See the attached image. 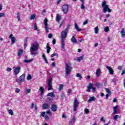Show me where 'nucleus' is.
Listing matches in <instances>:
<instances>
[{
	"mask_svg": "<svg viewBox=\"0 0 125 125\" xmlns=\"http://www.w3.org/2000/svg\"><path fill=\"white\" fill-rule=\"evenodd\" d=\"M39 50V43L37 42H33L30 48V52L31 55H33L34 57L36 56L39 54L38 52Z\"/></svg>",
	"mask_w": 125,
	"mask_h": 125,
	"instance_id": "nucleus-1",
	"label": "nucleus"
},
{
	"mask_svg": "<svg viewBox=\"0 0 125 125\" xmlns=\"http://www.w3.org/2000/svg\"><path fill=\"white\" fill-rule=\"evenodd\" d=\"M72 72V64L71 62H67L65 63V76L69 77V75Z\"/></svg>",
	"mask_w": 125,
	"mask_h": 125,
	"instance_id": "nucleus-2",
	"label": "nucleus"
},
{
	"mask_svg": "<svg viewBox=\"0 0 125 125\" xmlns=\"http://www.w3.org/2000/svg\"><path fill=\"white\" fill-rule=\"evenodd\" d=\"M90 89H92L93 92H94L96 90V88L93 87V83H89L88 86L87 87V92H90Z\"/></svg>",
	"mask_w": 125,
	"mask_h": 125,
	"instance_id": "nucleus-3",
	"label": "nucleus"
},
{
	"mask_svg": "<svg viewBox=\"0 0 125 125\" xmlns=\"http://www.w3.org/2000/svg\"><path fill=\"white\" fill-rule=\"evenodd\" d=\"M107 3L106 0H103L102 3V7H104L103 12L104 13L107 12V8H108V5L106 4Z\"/></svg>",
	"mask_w": 125,
	"mask_h": 125,
	"instance_id": "nucleus-4",
	"label": "nucleus"
},
{
	"mask_svg": "<svg viewBox=\"0 0 125 125\" xmlns=\"http://www.w3.org/2000/svg\"><path fill=\"white\" fill-rule=\"evenodd\" d=\"M62 9L63 13L66 14L69 10V5L67 4L63 5L62 7Z\"/></svg>",
	"mask_w": 125,
	"mask_h": 125,
	"instance_id": "nucleus-5",
	"label": "nucleus"
},
{
	"mask_svg": "<svg viewBox=\"0 0 125 125\" xmlns=\"http://www.w3.org/2000/svg\"><path fill=\"white\" fill-rule=\"evenodd\" d=\"M78 107H79V102H78L77 100H75L73 103V110L75 112L77 111V109H78Z\"/></svg>",
	"mask_w": 125,
	"mask_h": 125,
	"instance_id": "nucleus-6",
	"label": "nucleus"
},
{
	"mask_svg": "<svg viewBox=\"0 0 125 125\" xmlns=\"http://www.w3.org/2000/svg\"><path fill=\"white\" fill-rule=\"evenodd\" d=\"M21 70V67L20 66H18L16 67L14 70V75H15V76H17V75H18V74L20 73Z\"/></svg>",
	"mask_w": 125,
	"mask_h": 125,
	"instance_id": "nucleus-7",
	"label": "nucleus"
},
{
	"mask_svg": "<svg viewBox=\"0 0 125 125\" xmlns=\"http://www.w3.org/2000/svg\"><path fill=\"white\" fill-rule=\"evenodd\" d=\"M48 22V20L47 19H45L43 23L44 24V29L45 30L46 33H48V25L47 24V22Z\"/></svg>",
	"mask_w": 125,
	"mask_h": 125,
	"instance_id": "nucleus-8",
	"label": "nucleus"
},
{
	"mask_svg": "<svg viewBox=\"0 0 125 125\" xmlns=\"http://www.w3.org/2000/svg\"><path fill=\"white\" fill-rule=\"evenodd\" d=\"M25 81V74H22L19 78V81L17 80L16 82L17 83H23Z\"/></svg>",
	"mask_w": 125,
	"mask_h": 125,
	"instance_id": "nucleus-9",
	"label": "nucleus"
},
{
	"mask_svg": "<svg viewBox=\"0 0 125 125\" xmlns=\"http://www.w3.org/2000/svg\"><path fill=\"white\" fill-rule=\"evenodd\" d=\"M48 90H51L52 89V79H49L48 81Z\"/></svg>",
	"mask_w": 125,
	"mask_h": 125,
	"instance_id": "nucleus-10",
	"label": "nucleus"
},
{
	"mask_svg": "<svg viewBox=\"0 0 125 125\" xmlns=\"http://www.w3.org/2000/svg\"><path fill=\"white\" fill-rule=\"evenodd\" d=\"M61 36H62V41H64L65 39L67 38V33L62 31L61 33Z\"/></svg>",
	"mask_w": 125,
	"mask_h": 125,
	"instance_id": "nucleus-11",
	"label": "nucleus"
},
{
	"mask_svg": "<svg viewBox=\"0 0 125 125\" xmlns=\"http://www.w3.org/2000/svg\"><path fill=\"white\" fill-rule=\"evenodd\" d=\"M9 38L11 40L12 44H13V43L15 42V41H16V39L15 38V37H13V35L12 34L10 35Z\"/></svg>",
	"mask_w": 125,
	"mask_h": 125,
	"instance_id": "nucleus-12",
	"label": "nucleus"
},
{
	"mask_svg": "<svg viewBox=\"0 0 125 125\" xmlns=\"http://www.w3.org/2000/svg\"><path fill=\"white\" fill-rule=\"evenodd\" d=\"M106 68L108 70L110 75H113V74H114V70H113V68H112V67L109 66H106Z\"/></svg>",
	"mask_w": 125,
	"mask_h": 125,
	"instance_id": "nucleus-13",
	"label": "nucleus"
},
{
	"mask_svg": "<svg viewBox=\"0 0 125 125\" xmlns=\"http://www.w3.org/2000/svg\"><path fill=\"white\" fill-rule=\"evenodd\" d=\"M51 110L53 112H55L57 111V106H56V105L55 104H52L51 107Z\"/></svg>",
	"mask_w": 125,
	"mask_h": 125,
	"instance_id": "nucleus-14",
	"label": "nucleus"
},
{
	"mask_svg": "<svg viewBox=\"0 0 125 125\" xmlns=\"http://www.w3.org/2000/svg\"><path fill=\"white\" fill-rule=\"evenodd\" d=\"M122 38H125V28H123L120 32Z\"/></svg>",
	"mask_w": 125,
	"mask_h": 125,
	"instance_id": "nucleus-15",
	"label": "nucleus"
},
{
	"mask_svg": "<svg viewBox=\"0 0 125 125\" xmlns=\"http://www.w3.org/2000/svg\"><path fill=\"white\" fill-rule=\"evenodd\" d=\"M74 26L75 27V29L76 30V31H77V32H81V31H82V29L79 27V26H78L77 23H74Z\"/></svg>",
	"mask_w": 125,
	"mask_h": 125,
	"instance_id": "nucleus-16",
	"label": "nucleus"
},
{
	"mask_svg": "<svg viewBox=\"0 0 125 125\" xmlns=\"http://www.w3.org/2000/svg\"><path fill=\"white\" fill-rule=\"evenodd\" d=\"M100 75H101V69H98L96 71V76H97V77H99Z\"/></svg>",
	"mask_w": 125,
	"mask_h": 125,
	"instance_id": "nucleus-17",
	"label": "nucleus"
},
{
	"mask_svg": "<svg viewBox=\"0 0 125 125\" xmlns=\"http://www.w3.org/2000/svg\"><path fill=\"white\" fill-rule=\"evenodd\" d=\"M61 48L62 49H65V40H62Z\"/></svg>",
	"mask_w": 125,
	"mask_h": 125,
	"instance_id": "nucleus-18",
	"label": "nucleus"
},
{
	"mask_svg": "<svg viewBox=\"0 0 125 125\" xmlns=\"http://www.w3.org/2000/svg\"><path fill=\"white\" fill-rule=\"evenodd\" d=\"M71 42H73L74 43H77L78 42L77 39L75 38V37L74 36H72V38L71 39Z\"/></svg>",
	"mask_w": 125,
	"mask_h": 125,
	"instance_id": "nucleus-19",
	"label": "nucleus"
},
{
	"mask_svg": "<svg viewBox=\"0 0 125 125\" xmlns=\"http://www.w3.org/2000/svg\"><path fill=\"white\" fill-rule=\"evenodd\" d=\"M56 19L57 22H60V20H61V16L59 14H57L56 17Z\"/></svg>",
	"mask_w": 125,
	"mask_h": 125,
	"instance_id": "nucleus-20",
	"label": "nucleus"
},
{
	"mask_svg": "<svg viewBox=\"0 0 125 125\" xmlns=\"http://www.w3.org/2000/svg\"><path fill=\"white\" fill-rule=\"evenodd\" d=\"M41 95H43L44 92V88L43 87H40V89Z\"/></svg>",
	"mask_w": 125,
	"mask_h": 125,
	"instance_id": "nucleus-21",
	"label": "nucleus"
},
{
	"mask_svg": "<svg viewBox=\"0 0 125 125\" xmlns=\"http://www.w3.org/2000/svg\"><path fill=\"white\" fill-rule=\"evenodd\" d=\"M49 107V105L46 103H45L43 104L42 108H43V109H48Z\"/></svg>",
	"mask_w": 125,
	"mask_h": 125,
	"instance_id": "nucleus-22",
	"label": "nucleus"
},
{
	"mask_svg": "<svg viewBox=\"0 0 125 125\" xmlns=\"http://www.w3.org/2000/svg\"><path fill=\"white\" fill-rule=\"evenodd\" d=\"M83 3L82 4H81V9H85V7H84V1H83V0H80Z\"/></svg>",
	"mask_w": 125,
	"mask_h": 125,
	"instance_id": "nucleus-23",
	"label": "nucleus"
},
{
	"mask_svg": "<svg viewBox=\"0 0 125 125\" xmlns=\"http://www.w3.org/2000/svg\"><path fill=\"white\" fill-rule=\"evenodd\" d=\"M91 101H95V97L94 96L90 97L87 102H91Z\"/></svg>",
	"mask_w": 125,
	"mask_h": 125,
	"instance_id": "nucleus-24",
	"label": "nucleus"
},
{
	"mask_svg": "<svg viewBox=\"0 0 125 125\" xmlns=\"http://www.w3.org/2000/svg\"><path fill=\"white\" fill-rule=\"evenodd\" d=\"M32 61H34V59H31L30 60H24L23 62H24V63H30L32 62Z\"/></svg>",
	"mask_w": 125,
	"mask_h": 125,
	"instance_id": "nucleus-25",
	"label": "nucleus"
},
{
	"mask_svg": "<svg viewBox=\"0 0 125 125\" xmlns=\"http://www.w3.org/2000/svg\"><path fill=\"white\" fill-rule=\"evenodd\" d=\"M47 96H50V97L53 98V97H55V95H54L53 94V92H52L48 93Z\"/></svg>",
	"mask_w": 125,
	"mask_h": 125,
	"instance_id": "nucleus-26",
	"label": "nucleus"
},
{
	"mask_svg": "<svg viewBox=\"0 0 125 125\" xmlns=\"http://www.w3.org/2000/svg\"><path fill=\"white\" fill-rule=\"evenodd\" d=\"M84 56L82 55L80 57L77 58V61L78 62H81V60H83V59Z\"/></svg>",
	"mask_w": 125,
	"mask_h": 125,
	"instance_id": "nucleus-27",
	"label": "nucleus"
},
{
	"mask_svg": "<svg viewBox=\"0 0 125 125\" xmlns=\"http://www.w3.org/2000/svg\"><path fill=\"white\" fill-rule=\"evenodd\" d=\"M22 53H23V50H20L18 53V56H21V54H22Z\"/></svg>",
	"mask_w": 125,
	"mask_h": 125,
	"instance_id": "nucleus-28",
	"label": "nucleus"
},
{
	"mask_svg": "<svg viewBox=\"0 0 125 125\" xmlns=\"http://www.w3.org/2000/svg\"><path fill=\"white\" fill-rule=\"evenodd\" d=\"M113 114H116V113L118 112V107H117V106H115L113 107Z\"/></svg>",
	"mask_w": 125,
	"mask_h": 125,
	"instance_id": "nucleus-29",
	"label": "nucleus"
},
{
	"mask_svg": "<svg viewBox=\"0 0 125 125\" xmlns=\"http://www.w3.org/2000/svg\"><path fill=\"white\" fill-rule=\"evenodd\" d=\"M98 26H96V27H95L94 28V32L95 34H98Z\"/></svg>",
	"mask_w": 125,
	"mask_h": 125,
	"instance_id": "nucleus-30",
	"label": "nucleus"
},
{
	"mask_svg": "<svg viewBox=\"0 0 125 125\" xmlns=\"http://www.w3.org/2000/svg\"><path fill=\"white\" fill-rule=\"evenodd\" d=\"M96 86L97 88H98L99 87H101V86H102V84H101L100 83H96Z\"/></svg>",
	"mask_w": 125,
	"mask_h": 125,
	"instance_id": "nucleus-31",
	"label": "nucleus"
},
{
	"mask_svg": "<svg viewBox=\"0 0 125 125\" xmlns=\"http://www.w3.org/2000/svg\"><path fill=\"white\" fill-rule=\"evenodd\" d=\"M63 84H61L59 85V90L60 91H61V90H62V89H63Z\"/></svg>",
	"mask_w": 125,
	"mask_h": 125,
	"instance_id": "nucleus-32",
	"label": "nucleus"
},
{
	"mask_svg": "<svg viewBox=\"0 0 125 125\" xmlns=\"http://www.w3.org/2000/svg\"><path fill=\"white\" fill-rule=\"evenodd\" d=\"M104 32H105L106 33L109 32V27L106 26L105 27L104 29Z\"/></svg>",
	"mask_w": 125,
	"mask_h": 125,
	"instance_id": "nucleus-33",
	"label": "nucleus"
},
{
	"mask_svg": "<svg viewBox=\"0 0 125 125\" xmlns=\"http://www.w3.org/2000/svg\"><path fill=\"white\" fill-rule=\"evenodd\" d=\"M76 77H77V78H80V80H82V78H83V77H82V75H81V74H80V73H77V74H76Z\"/></svg>",
	"mask_w": 125,
	"mask_h": 125,
	"instance_id": "nucleus-34",
	"label": "nucleus"
},
{
	"mask_svg": "<svg viewBox=\"0 0 125 125\" xmlns=\"http://www.w3.org/2000/svg\"><path fill=\"white\" fill-rule=\"evenodd\" d=\"M118 118H120V115H115V116L113 117V119H114L115 120H118Z\"/></svg>",
	"mask_w": 125,
	"mask_h": 125,
	"instance_id": "nucleus-35",
	"label": "nucleus"
},
{
	"mask_svg": "<svg viewBox=\"0 0 125 125\" xmlns=\"http://www.w3.org/2000/svg\"><path fill=\"white\" fill-rule=\"evenodd\" d=\"M27 81H30V80H32V76L31 75L28 74L27 77Z\"/></svg>",
	"mask_w": 125,
	"mask_h": 125,
	"instance_id": "nucleus-36",
	"label": "nucleus"
},
{
	"mask_svg": "<svg viewBox=\"0 0 125 125\" xmlns=\"http://www.w3.org/2000/svg\"><path fill=\"white\" fill-rule=\"evenodd\" d=\"M105 91H106V92H107V93H108V94H111V93H112L111 92V91L110 90V89H109L108 88H105Z\"/></svg>",
	"mask_w": 125,
	"mask_h": 125,
	"instance_id": "nucleus-37",
	"label": "nucleus"
},
{
	"mask_svg": "<svg viewBox=\"0 0 125 125\" xmlns=\"http://www.w3.org/2000/svg\"><path fill=\"white\" fill-rule=\"evenodd\" d=\"M54 56H56L57 57H58V54L56 53H54V54L51 55V57H54Z\"/></svg>",
	"mask_w": 125,
	"mask_h": 125,
	"instance_id": "nucleus-38",
	"label": "nucleus"
},
{
	"mask_svg": "<svg viewBox=\"0 0 125 125\" xmlns=\"http://www.w3.org/2000/svg\"><path fill=\"white\" fill-rule=\"evenodd\" d=\"M1 17H5V14L3 13H0V18Z\"/></svg>",
	"mask_w": 125,
	"mask_h": 125,
	"instance_id": "nucleus-39",
	"label": "nucleus"
},
{
	"mask_svg": "<svg viewBox=\"0 0 125 125\" xmlns=\"http://www.w3.org/2000/svg\"><path fill=\"white\" fill-rule=\"evenodd\" d=\"M8 113H9V115H13V111L11 109L9 110L8 111Z\"/></svg>",
	"mask_w": 125,
	"mask_h": 125,
	"instance_id": "nucleus-40",
	"label": "nucleus"
},
{
	"mask_svg": "<svg viewBox=\"0 0 125 125\" xmlns=\"http://www.w3.org/2000/svg\"><path fill=\"white\" fill-rule=\"evenodd\" d=\"M17 18L18 19V21H20V15H19V13H17Z\"/></svg>",
	"mask_w": 125,
	"mask_h": 125,
	"instance_id": "nucleus-41",
	"label": "nucleus"
},
{
	"mask_svg": "<svg viewBox=\"0 0 125 125\" xmlns=\"http://www.w3.org/2000/svg\"><path fill=\"white\" fill-rule=\"evenodd\" d=\"M34 30L35 31H38V26L37 25V23L34 24Z\"/></svg>",
	"mask_w": 125,
	"mask_h": 125,
	"instance_id": "nucleus-42",
	"label": "nucleus"
},
{
	"mask_svg": "<svg viewBox=\"0 0 125 125\" xmlns=\"http://www.w3.org/2000/svg\"><path fill=\"white\" fill-rule=\"evenodd\" d=\"M35 17H36V15H32L30 18V20H33V19H35Z\"/></svg>",
	"mask_w": 125,
	"mask_h": 125,
	"instance_id": "nucleus-43",
	"label": "nucleus"
},
{
	"mask_svg": "<svg viewBox=\"0 0 125 125\" xmlns=\"http://www.w3.org/2000/svg\"><path fill=\"white\" fill-rule=\"evenodd\" d=\"M75 122L76 119H75V117L72 118L70 121V123H75Z\"/></svg>",
	"mask_w": 125,
	"mask_h": 125,
	"instance_id": "nucleus-44",
	"label": "nucleus"
},
{
	"mask_svg": "<svg viewBox=\"0 0 125 125\" xmlns=\"http://www.w3.org/2000/svg\"><path fill=\"white\" fill-rule=\"evenodd\" d=\"M47 48V53H49V52H50V50L51 49V48L50 47H48Z\"/></svg>",
	"mask_w": 125,
	"mask_h": 125,
	"instance_id": "nucleus-45",
	"label": "nucleus"
},
{
	"mask_svg": "<svg viewBox=\"0 0 125 125\" xmlns=\"http://www.w3.org/2000/svg\"><path fill=\"white\" fill-rule=\"evenodd\" d=\"M44 119L45 121H48V120H49V117H48L47 115H45Z\"/></svg>",
	"mask_w": 125,
	"mask_h": 125,
	"instance_id": "nucleus-46",
	"label": "nucleus"
},
{
	"mask_svg": "<svg viewBox=\"0 0 125 125\" xmlns=\"http://www.w3.org/2000/svg\"><path fill=\"white\" fill-rule=\"evenodd\" d=\"M84 112H85V114H88V113H89V110L87 108H85Z\"/></svg>",
	"mask_w": 125,
	"mask_h": 125,
	"instance_id": "nucleus-47",
	"label": "nucleus"
},
{
	"mask_svg": "<svg viewBox=\"0 0 125 125\" xmlns=\"http://www.w3.org/2000/svg\"><path fill=\"white\" fill-rule=\"evenodd\" d=\"M15 92H16V93H19V92H20V89L18 88H16Z\"/></svg>",
	"mask_w": 125,
	"mask_h": 125,
	"instance_id": "nucleus-48",
	"label": "nucleus"
},
{
	"mask_svg": "<svg viewBox=\"0 0 125 125\" xmlns=\"http://www.w3.org/2000/svg\"><path fill=\"white\" fill-rule=\"evenodd\" d=\"M107 12H109V13L111 12V11H112L111 10V9L109 8V6H107V8H106V11H107Z\"/></svg>",
	"mask_w": 125,
	"mask_h": 125,
	"instance_id": "nucleus-49",
	"label": "nucleus"
},
{
	"mask_svg": "<svg viewBox=\"0 0 125 125\" xmlns=\"http://www.w3.org/2000/svg\"><path fill=\"white\" fill-rule=\"evenodd\" d=\"M72 91H73V90H72V89H68V91H67V93L68 94H71V92H72Z\"/></svg>",
	"mask_w": 125,
	"mask_h": 125,
	"instance_id": "nucleus-50",
	"label": "nucleus"
},
{
	"mask_svg": "<svg viewBox=\"0 0 125 125\" xmlns=\"http://www.w3.org/2000/svg\"><path fill=\"white\" fill-rule=\"evenodd\" d=\"M46 114L50 115V116H51V115H52V114L50 112V110H49L48 111H46Z\"/></svg>",
	"mask_w": 125,
	"mask_h": 125,
	"instance_id": "nucleus-51",
	"label": "nucleus"
},
{
	"mask_svg": "<svg viewBox=\"0 0 125 125\" xmlns=\"http://www.w3.org/2000/svg\"><path fill=\"white\" fill-rule=\"evenodd\" d=\"M43 60H44V61H45V63H46V64H48V62H47L46 57L44 58Z\"/></svg>",
	"mask_w": 125,
	"mask_h": 125,
	"instance_id": "nucleus-52",
	"label": "nucleus"
},
{
	"mask_svg": "<svg viewBox=\"0 0 125 125\" xmlns=\"http://www.w3.org/2000/svg\"><path fill=\"white\" fill-rule=\"evenodd\" d=\"M41 116H42V117H44V116H45V112H42L41 113Z\"/></svg>",
	"mask_w": 125,
	"mask_h": 125,
	"instance_id": "nucleus-53",
	"label": "nucleus"
},
{
	"mask_svg": "<svg viewBox=\"0 0 125 125\" xmlns=\"http://www.w3.org/2000/svg\"><path fill=\"white\" fill-rule=\"evenodd\" d=\"M52 43H53V44H55V43H56V40L55 39L53 40Z\"/></svg>",
	"mask_w": 125,
	"mask_h": 125,
	"instance_id": "nucleus-54",
	"label": "nucleus"
},
{
	"mask_svg": "<svg viewBox=\"0 0 125 125\" xmlns=\"http://www.w3.org/2000/svg\"><path fill=\"white\" fill-rule=\"evenodd\" d=\"M11 70H12V68H8V67L6 69V71H7V72H10V71H11Z\"/></svg>",
	"mask_w": 125,
	"mask_h": 125,
	"instance_id": "nucleus-55",
	"label": "nucleus"
},
{
	"mask_svg": "<svg viewBox=\"0 0 125 125\" xmlns=\"http://www.w3.org/2000/svg\"><path fill=\"white\" fill-rule=\"evenodd\" d=\"M68 30H69V28H66L65 29V30H64V31H63V32H65V33H66V34L68 33Z\"/></svg>",
	"mask_w": 125,
	"mask_h": 125,
	"instance_id": "nucleus-56",
	"label": "nucleus"
},
{
	"mask_svg": "<svg viewBox=\"0 0 125 125\" xmlns=\"http://www.w3.org/2000/svg\"><path fill=\"white\" fill-rule=\"evenodd\" d=\"M48 38H49V39H51L52 38V34H49L48 36Z\"/></svg>",
	"mask_w": 125,
	"mask_h": 125,
	"instance_id": "nucleus-57",
	"label": "nucleus"
},
{
	"mask_svg": "<svg viewBox=\"0 0 125 125\" xmlns=\"http://www.w3.org/2000/svg\"><path fill=\"white\" fill-rule=\"evenodd\" d=\"M23 46H24V49H26V47H27V43L24 42V44H23Z\"/></svg>",
	"mask_w": 125,
	"mask_h": 125,
	"instance_id": "nucleus-58",
	"label": "nucleus"
},
{
	"mask_svg": "<svg viewBox=\"0 0 125 125\" xmlns=\"http://www.w3.org/2000/svg\"><path fill=\"white\" fill-rule=\"evenodd\" d=\"M125 70H123L121 73V76H124V75H125Z\"/></svg>",
	"mask_w": 125,
	"mask_h": 125,
	"instance_id": "nucleus-59",
	"label": "nucleus"
},
{
	"mask_svg": "<svg viewBox=\"0 0 125 125\" xmlns=\"http://www.w3.org/2000/svg\"><path fill=\"white\" fill-rule=\"evenodd\" d=\"M26 92H27V93H30V92H31V89H26Z\"/></svg>",
	"mask_w": 125,
	"mask_h": 125,
	"instance_id": "nucleus-60",
	"label": "nucleus"
},
{
	"mask_svg": "<svg viewBox=\"0 0 125 125\" xmlns=\"http://www.w3.org/2000/svg\"><path fill=\"white\" fill-rule=\"evenodd\" d=\"M118 70H123V67H122L121 66H118Z\"/></svg>",
	"mask_w": 125,
	"mask_h": 125,
	"instance_id": "nucleus-61",
	"label": "nucleus"
},
{
	"mask_svg": "<svg viewBox=\"0 0 125 125\" xmlns=\"http://www.w3.org/2000/svg\"><path fill=\"white\" fill-rule=\"evenodd\" d=\"M88 21H84L83 22V25H85L86 24H87V22H88Z\"/></svg>",
	"mask_w": 125,
	"mask_h": 125,
	"instance_id": "nucleus-62",
	"label": "nucleus"
},
{
	"mask_svg": "<svg viewBox=\"0 0 125 125\" xmlns=\"http://www.w3.org/2000/svg\"><path fill=\"white\" fill-rule=\"evenodd\" d=\"M34 103H32V104H31V106H30V108H31V109H33V108H34Z\"/></svg>",
	"mask_w": 125,
	"mask_h": 125,
	"instance_id": "nucleus-63",
	"label": "nucleus"
},
{
	"mask_svg": "<svg viewBox=\"0 0 125 125\" xmlns=\"http://www.w3.org/2000/svg\"><path fill=\"white\" fill-rule=\"evenodd\" d=\"M124 88L125 89V79L124 80Z\"/></svg>",
	"mask_w": 125,
	"mask_h": 125,
	"instance_id": "nucleus-64",
	"label": "nucleus"
}]
</instances>
